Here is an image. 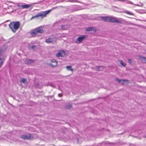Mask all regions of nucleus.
Returning <instances> with one entry per match:
<instances>
[{
	"mask_svg": "<svg viewBox=\"0 0 146 146\" xmlns=\"http://www.w3.org/2000/svg\"><path fill=\"white\" fill-rule=\"evenodd\" d=\"M109 22L113 23H122V19L121 18L117 19L115 17H109Z\"/></svg>",
	"mask_w": 146,
	"mask_h": 146,
	"instance_id": "4",
	"label": "nucleus"
},
{
	"mask_svg": "<svg viewBox=\"0 0 146 146\" xmlns=\"http://www.w3.org/2000/svg\"><path fill=\"white\" fill-rule=\"evenodd\" d=\"M51 11V10H49L48 11H42L40 13H38L36 15L33 16L31 19V20H32L34 19L40 17L42 18L45 17L46 15L49 13Z\"/></svg>",
	"mask_w": 146,
	"mask_h": 146,
	"instance_id": "2",
	"label": "nucleus"
},
{
	"mask_svg": "<svg viewBox=\"0 0 146 146\" xmlns=\"http://www.w3.org/2000/svg\"><path fill=\"white\" fill-rule=\"evenodd\" d=\"M86 31H93L94 32H96V30L93 27H89L86 28Z\"/></svg>",
	"mask_w": 146,
	"mask_h": 146,
	"instance_id": "10",
	"label": "nucleus"
},
{
	"mask_svg": "<svg viewBox=\"0 0 146 146\" xmlns=\"http://www.w3.org/2000/svg\"><path fill=\"white\" fill-rule=\"evenodd\" d=\"M128 62L130 64H131V62H132V60H131V59H128Z\"/></svg>",
	"mask_w": 146,
	"mask_h": 146,
	"instance_id": "25",
	"label": "nucleus"
},
{
	"mask_svg": "<svg viewBox=\"0 0 146 146\" xmlns=\"http://www.w3.org/2000/svg\"><path fill=\"white\" fill-rule=\"evenodd\" d=\"M4 60L5 59L3 58H0V65H2Z\"/></svg>",
	"mask_w": 146,
	"mask_h": 146,
	"instance_id": "18",
	"label": "nucleus"
},
{
	"mask_svg": "<svg viewBox=\"0 0 146 146\" xmlns=\"http://www.w3.org/2000/svg\"><path fill=\"white\" fill-rule=\"evenodd\" d=\"M103 67L101 66H98L97 67V70L98 71H101L102 70Z\"/></svg>",
	"mask_w": 146,
	"mask_h": 146,
	"instance_id": "22",
	"label": "nucleus"
},
{
	"mask_svg": "<svg viewBox=\"0 0 146 146\" xmlns=\"http://www.w3.org/2000/svg\"><path fill=\"white\" fill-rule=\"evenodd\" d=\"M61 27L62 29L65 30L68 29V26L67 25H63L61 26Z\"/></svg>",
	"mask_w": 146,
	"mask_h": 146,
	"instance_id": "16",
	"label": "nucleus"
},
{
	"mask_svg": "<svg viewBox=\"0 0 146 146\" xmlns=\"http://www.w3.org/2000/svg\"><path fill=\"white\" fill-rule=\"evenodd\" d=\"M51 62L52 63H54V64H53L52 63L50 64V65L52 67H54L55 66H56L57 65V63L56 61L54 59H52L51 60Z\"/></svg>",
	"mask_w": 146,
	"mask_h": 146,
	"instance_id": "11",
	"label": "nucleus"
},
{
	"mask_svg": "<svg viewBox=\"0 0 146 146\" xmlns=\"http://www.w3.org/2000/svg\"><path fill=\"white\" fill-rule=\"evenodd\" d=\"M44 32L43 29L38 27L36 28L33 31L30 32L31 35L33 37H35L37 33H42Z\"/></svg>",
	"mask_w": 146,
	"mask_h": 146,
	"instance_id": "3",
	"label": "nucleus"
},
{
	"mask_svg": "<svg viewBox=\"0 0 146 146\" xmlns=\"http://www.w3.org/2000/svg\"><path fill=\"white\" fill-rule=\"evenodd\" d=\"M5 49L3 48H1L0 49V57L3 54V52H5Z\"/></svg>",
	"mask_w": 146,
	"mask_h": 146,
	"instance_id": "17",
	"label": "nucleus"
},
{
	"mask_svg": "<svg viewBox=\"0 0 146 146\" xmlns=\"http://www.w3.org/2000/svg\"><path fill=\"white\" fill-rule=\"evenodd\" d=\"M120 62L121 64L123 66H125L126 65V64L124 63L122 61V60H120Z\"/></svg>",
	"mask_w": 146,
	"mask_h": 146,
	"instance_id": "20",
	"label": "nucleus"
},
{
	"mask_svg": "<svg viewBox=\"0 0 146 146\" xmlns=\"http://www.w3.org/2000/svg\"><path fill=\"white\" fill-rule=\"evenodd\" d=\"M118 1H125V0H117Z\"/></svg>",
	"mask_w": 146,
	"mask_h": 146,
	"instance_id": "28",
	"label": "nucleus"
},
{
	"mask_svg": "<svg viewBox=\"0 0 146 146\" xmlns=\"http://www.w3.org/2000/svg\"><path fill=\"white\" fill-rule=\"evenodd\" d=\"M65 55V52L64 50L60 51L58 52L56 54V56L57 57H63Z\"/></svg>",
	"mask_w": 146,
	"mask_h": 146,
	"instance_id": "7",
	"label": "nucleus"
},
{
	"mask_svg": "<svg viewBox=\"0 0 146 146\" xmlns=\"http://www.w3.org/2000/svg\"><path fill=\"white\" fill-rule=\"evenodd\" d=\"M18 7L20 9H27L31 6L32 5L25 4L23 5H17Z\"/></svg>",
	"mask_w": 146,
	"mask_h": 146,
	"instance_id": "6",
	"label": "nucleus"
},
{
	"mask_svg": "<svg viewBox=\"0 0 146 146\" xmlns=\"http://www.w3.org/2000/svg\"><path fill=\"white\" fill-rule=\"evenodd\" d=\"M34 62V60L31 59H27L26 60L25 62L26 64H29L33 62Z\"/></svg>",
	"mask_w": 146,
	"mask_h": 146,
	"instance_id": "13",
	"label": "nucleus"
},
{
	"mask_svg": "<svg viewBox=\"0 0 146 146\" xmlns=\"http://www.w3.org/2000/svg\"><path fill=\"white\" fill-rule=\"evenodd\" d=\"M53 41V39L51 38H49L46 40V42L47 43H49Z\"/></svg>",
	"mask_w": 146,
	"mask_h": 146,
	"instance_id": "15",
	"label": "nucleus"
},
{
	"mask_svg": "<svg viewBox=\"0 0 146 146\" xmlns=\"http://www.w3.org/2000/svg\"><path fill=\"white\" fill-rule=\"evenodd\" d=\"M58 96L59 97H61L62 96V94H58Z\"/></svg>",
	"mask_w": 146,
	"mask_h": 146,
	"instance_id": "27",
	"label": "nucleus"
},
{
	"mask_svg": "<svg viewBox=\"0 0 146 146\" xmlns=\"http://www.w3.org/2000/svg\"><path fill=\"white\" fill-rule=\"evenodd\" d=\"M139 57L144 63H146V57L141 56H139Z\"/></svg>",
	"mask_w": 146,
	"mask_h": 146,
	"instance_id": "14",
	"label": "nucleus"
},
{
	"mask_svg": "<svg viewBox=\"0 0 146 146\" xmlns=\"http://www.w3.org/2000/svg\"><path fill=\"white\" fill-rule=\"evenodd\" d=\"M66 68L69 70L72 71V67L71 66H67L66 67Z\"/></svg>",
	"mask_w": 146,
	"mask_h": 146,
	"instance_id": "21",
	"label": "nucleus"
},
{
	"mask_svg": "<svg viewBox=\"0 0 146 146\" xmlns=\"http://www.w3.org/2000/svg\"><path fill=\"white\" fill-rule=\"evenodd\" d=\"M115 80L118 82L121 83L123 85L124 84L125 82H127L128 81L127 80L119 79L117 78H116L115 79Z\"/></svg>",
	"mask_w": 146,
	"mask_h": 146,
	"instance_id": "9",
	"label": "nucleus"
},
{
	"mask_svg": "<svg viewBox=\"0 0 146 146\" xmlns=\"http://www.w3.org/2000/svg\"><path fill=\"white\" fill-rule=\"evenodd\" d=\"M26 81V79L25 78H23L20 80V82H21L25 83V82Z\"/></svg>",
	"mask_w": 146,
	"mask_h": 146,
	"instance_id": "23",
	"label": "nucleus"
},
{
	"mask_svg": "<svg viewBox=\"0 0 146 146\" xmlns=\"http://www.w3.org/2000/svg\"><path fill=\"white\" fill-rule=\"evenodd\" d=\"M20 23L19 21L13 22L9 25V27L14 33L19 27Z\"/></svg>",
	"mask_w": 146,
	"mask_h": 146,
	"instance_id": "1",
	"label": "nucleus"
},
{
	"mask_svg": "<svg viewBox=\"0 0 146 146\" xmlns=\"http://www.w3.org/2000/svg\"><path fill=\"white\" fill-rule=\"evenodd\" d=\"M72 107V105L70 104H67L66 106V108L67 109H69Z\"/></svg>",
	"mask_w": 146,
	"mask_h": 146,
	"instance_id": "19",
	"label": "nucleus"
},
{
	"mask_svg": "<svg viewBox=\"0 0 146 146\" xmlns=\"http://www.w3.org/2000/svg\"><path fill=\"white\" fill-rule=\"evenodd\" d=\"M102 20L105 22H109V17L108 16L102 17H101Z\"/></svg>",
	"mask_w": 146,
	"mask_h": 146,
	"instance_id": "12",
	"label": "nucleus"
},
{
	"mask_svg": "<svg viewBox=\"0 0 146 146\" xmlns=\"http://www.w3.org/2000/svg\"><path fill=\"white\" fill-rule=\"evenodd\" d=\"M76 9H75V11H78L79 10V9H78L77 8H76Z\"/></svg>",
	"mask_w": 146,
	"mask_h": 146,
	"instance_id": "30",
	"label": "nucleus"
},
{
	"mask_svg": "<svg viewBox=\"0 0 146 146\" xmlns=\"http://www.w3.org/2000/svg\"><path fill=\"white\" fill-rule=\"evenodd\" d=\"M75 1H76V2H78V1H77V0H75Z\"/></svg>",
	"mask_w": 146,
	"mask_h": 146,
	"instance_id": "32",
	"label": "nucleus"
},
{
	"mask_svg": "<svg viewBox=\"0 0 146 146\" xmlns=\"http://www.w3.org/2000/svg\"><path fill=\"white\" fill-rule=\"evenodd\" d=\"M126 13L127 14H128L129 15H132V13L129 12V11H127L126 12Z\"/></svg>",
	"mask_w": 146,
	"mask_h": 146,
	"instance_id": "26",
	"label": "nucleus"
},
{
	"mask_svg": "<svg viewBox=\"0 0 146 146\" xmlns=\"http://www.w3.org/2000/svg\"><path fill=\"white\" fill-rule=\"evenodd\" d=\"M85 36H82L78 37L76 41V43L77 44H79L82 42V41L85 39Z\"/></svg>",
	"mask_w": 146,
	"mask_h": 146,
	"instance_id": "8",
	"label": "nucleus"
},
{
	"mask_svg": "<svg viewBox=\"0 0 146 146\" xmlns=\"http://www.w3.org/2000/svg\"><path fill=\"white\" fill-rule=\"evenodd\" d=\"M129 1L130 2H131L130 3V2L129 3H131V4L132 3V2L131 1Z\"/></svg>",
	"mask_w": 146,
	"mask_h": 146,
	"instance_id": "31",
	"label": "nucleus"
},
{
	"mask_svg": "<svg viewBox=\"0 0 146 146\" xmlns=\"http://www.w3.org/2000/svg\"><path fill=\"white\" fill-rule=\"evenodd\" d=\"M21 138L24 139H29L32 140L33 139V135L31 134L27 135H23L21 136Z\"/></svg>",
	"mask_w": 146,
	"mask_h": 146,
	"instance_id": "5",
	"label": "nucleus"
},
{
	"mask_svg": "<svg viewBox=\"0 0 146 146\" xmlns=\"http://www.w3.org/2000/svg\"><path fill=\"white\" fill-rule=\"evenodd\" d=\"M36 46L35 45H33L31 47V48L32 49H35L36 48Z\"/></svg>",
	"mask_w": 146,
	"mask_h": 146,
	"instance_id": "24",
	"label": "nucleus"
},
{
	"mask_svg": "<svg viewBox=\"0 0 146 146\" xmlns=\"http://www.w3.org/2000/svg\"><path fill=\"white\" fill-rule=\"evenodd\" d=\"M77 143H79V141H79V139H78V138H77Z\"/></svg>",
	"mask_w": 146,
	"mask_h": 146,
	"instance_id": "29",
	"label": "nucleus"
}]
</instances>
